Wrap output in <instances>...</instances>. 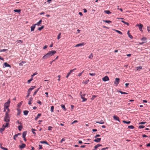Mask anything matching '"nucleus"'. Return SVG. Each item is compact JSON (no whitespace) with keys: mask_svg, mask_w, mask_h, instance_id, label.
Returning a JSON list of instances; mask_svg holds the SVG:
<instances>
[{"mask_svg":"<svg viewBox=\"0 0 150 150\" xmlns=\"http://www.w3.org/2000/svg\"><path fill=\"white\" fill-rule=\"evenodd\" d=\"M56 53V51L52 50L49 51L46 54L43 56L42 58L44 59H46L47 58H50V57L53 55L54 54Z\"/></svg>","mask_w":150,"mask_h":150,"instance_id":"1","label":"nucleus"},{"mask_svg":"<svg viewBox=\"0 0 150 150\" xmlns=\"http://www.w3.org/2000/svg\"><path fill=\"white\" fill-rule=\"evenodd\" d=\"M8 112H6L4 118V120L6 122H9L10 121V117Z\"/></svg>","mask_w":150,"mask_h":150,"instance_id":"2","label":"nucleus"},{"mask_svg":"<svg viewBox=\"0 0 150 150\" xmlns=\"http://www.w3.org/2000/svg\"><path fill=\"white\" fill-rule=\"evenodd\" d=\"M11 101L10 99H9L7 101V102L5 103L4 104V106L9 107L10 105V103Z\"/></svg>","mask_w":150,"mask_h":150,"instance_id":"3","label":"nucleus"},{"mask_svg":"<svg viewBox=\"0 0 150 150\" xmlns=\"http://www.w3.org/2000/svg\"><path fill=\"white\" fill-rule=\"evenodd\" d=\"M120 79L118 78H116L115 79V81L114 82V84L116 85V86H117L118 83H119Z\"/></svg>","mask_w":150,"mask_h":150,"instance_id":"4","label":"nucleus"},{"mask_svg":"<svg viewBox=\"0 0 150 150\" xmlns=\"http://www.w3.org/2000/svg\"><path fill=\"white\" fill-rule=\"evenodd\" d=\"M136 26L139 27V29L141 31H142V28L143 27V25L141 23L139 24H137L136 25Z\"/></svg>","mask_w":150,"mask_h":150,"instance_id":"5","label":"nucleus"},{"mask_svg":"<svg viewBox=\"0 0 150 150\" xmlns=\"http://www.w3.org/2000/svg\"><path fill=\"white\" fill-rule=\"evenodd\" d=\"M85 94H83L81 95V99L83 100L82 101V102H84V101H86L87 100V99L86 98H85L84 97H85Z\"/></svg>","mask_w":150,"mask_h":150,"instance_id":"6","label":"nucleus"},{"mask_svg":"<svg viewBox=\"0 0 150 150\" xmlns=\"http://www.w3.org/2000/svg\"><path fill=\"white\" fill-rule=\"evenodd\" d=\"M113 119H114V120H115L118 121L119 122H120V121L119 120V117L118 116H116V115H114L113 116Z\"/></svg>","mask_w":150,"mask_h":150,"instance_id":"7","label":"nucleus"},{"mask_svg":"<svg viewBox=\"0 0 150 150\" xmlns=\"http://www.w3.org/2000/svg\"><path fill=\"white\" fill-rule=\"evenodd\" d=\"M102 80L104 81H108L109 78L107 76H105L102 79Z\"/></svg>","mask_w":150,"mask_h":150,"instance_id":"8","label":"nucleus"},{"mask_svg":"<svg viewBox=\"0 0 150 150\" xmlns=\"http://www.w3.org/2000/svg\"><path fill=\"white\" fill-rule=\"evenodd\" d=\"M85 43L84 42H83L82 43H80L78 44H77L75 46V47H79V46H83L85 45Z\"/></svg>","mask_w":150,"mask_h":150,"instance_id":"9","label":"nucleus"},{"mask_svg":"<svg viewBox=\"0 0 150 150\" xmlns=\"http://www.w3.org/2000/svg\"><path fill=\"white\" fill-rule=\"evenodd\" d=\"M32 88H30L28 89V93H30V92L33 90L35 87V86H32Z\"/></svg>","mask_w":150,"mask_h":150,"instance_id":"10","label":"nucleus"},{"mask_svg":"<svg viewBox=\"0 0 150 150\" xmlns=\"http://www.w3.org/2000/svg\"><path fill=\"white\" fill-rule=\"evenodd\" d=\"M102 146V145H101L100 144H98L94 146V149H93V150H96L99 147H100V146Z\"/></svg>","mask_w":150,"mask_h":150,"instance_id":"11","label":"nucleus"},{"mask_svg":"<svg viewBox=\"0 0 150 150\" xmlns=\"http://www.w3.org/2000/svg\"><path fill=\"white\" fill-rule=\"evenodd\" d=\"M141 40L143 41V42H144V43L147 42V39L145 37H143L142 38H141Z\"/></svg>","mask_w":150,"mask_h":150,"instance_id":"12","label":"nucleus"},{"mask_svg":"<svg viewBox=\"0 0 150 150\" xmlns=\"http://www.w3.org/2000/svg\"><path fill=\"white\" fill-rule=\"evenodd\" d=\"M11 67V66L6 62H5L4 64V67Z\"/></svg>","mask_w":150,"mask_h":150,"instance_id":"13","label":"nucleus"},{"mask_svg":"<svg viewBox=\"0 0 150 150\" xmlns=\"http://www.w3.org/2000/svg\"><path fill=\"white\" fill-rule=\"evenodd\" d=\"M101 138H97L93 140V141L95 142H99L100 141Z\"/></svg>","mask_w":150,"mask_h":150,"instance_id":"14","label":"nucleus"},{"mask_svg":"<svg viewBox=\"0 0 150 150\" xmlns=\"http://www.w3.org/2000/svg\"><path fill=\"white\" fill-rule=\"evenodd\" d=\"M35 25H33L31 27V31H34V29L35 28Z\"/></svg>","mask_w":150,"mask_h":150,"instance_id":"15","label":"nucleus"},{"mask_svg":"<svg viewBox=\"0 0 150 150\" xmlns=\"http://www.w3.org/2000/svg\"><path fill=\"white\" fill-rule=\"evenodd\" d=\"M41 115V113H38L37 117H36L35 118V120H37L40 117Z\"/></svg>","mask_w":150,"mask_h":150,"instance_id":"16","label":"nucleus"},{"mask_svg":"<svg viewBox=\"0 0 150 150\" xmlns=\"http://www.w3.org/2000/svg\"><path fill=\"white\" fill-rule=\"evenodd\" d=\"M26 145L25 144H22L19 147L21 149H23L25 147Z\"/></svg>","mask_w":150,"mask_h":150,"instance_id":"17","label":"nucleus"},{"mask_svg":"<svg viewBox=\"0 0 150 150\" xmlns=\"http://www.w3.org/2000/svg\"><path fill=\"white\" fill-rule=\"evenodd\" d=\"M42 22V20H40L38 22H37L36 24H35V25H37L38 26H39L40 25Z\"/></svg>","mask_w":150,"mask_h":150,"instance_id":"18","label":"nucleus"},{"mask_svg":"<svg viewBox=\"0 0 150 150\" xmlns=\"http://www.w3.org/2000/svg\"><path fill=\"white\" fill-rule=\"evenodd\" d=\"M33 98L31 97L30 98H29V101L28 103V104H29L30 105L31 104V102L33 100Z\"/></svg>","mask_w":150,"mask_h":150,"instance_id":"19","label":"nucleus"},{"mask_svg":"<svg viewBox=\"0 0 150 150\" xmlns=\"http://www.w3.org/2000/svg\"><path fill=\"white\" fill-rule=\"evenodd\" d=\"M127 34L128 35V36L131 39H133V37L129 33V31H128Z\"/></svg>","mask_w":150,"mask_h":150,"instance_id":"20","label":"nucleus"},{"mask_svg":"<svg viewBox=\"0 0 150 150\" xmlns=\"http://www.w3.org/2000/svg\"><path fill=\"white\" fill-rule=\"evenodd\" d=\"M96 122L97 123H99V124H103L104 123V121L102 120H101L99 122Z\"/></svg>","mask_w":150,"mask_h":150,"instance_id":"21","label":"nucleus"},{"mask_svg":"<svg viewBox=\"0 0 150 150\" xmlns=\"http://www.w3.org/2000/svg\"><path fill=\"white\" fill-rule=\"evenodd\" d=\"M104 12L108 14H110L111 13V12L108 10L105 11Z\"/></svg>","mask_w":150,"mask_h":150,"instance_id":"22","label":"nucleus"},{"mask_svg":"<svg viewBox=\"0 0 150 150\" xmlns=\"http://www.w3.org/2000/svg\"><path fill=\"white\" fill-rule=\"evenodd\" d=\"M103 21L106 23H108V24H110L111 23V21H108V20H103Z\"/></svg>","mask_w":150,"mask_h":150,"instance_id":"23","label":"nucleus"},{"mask_svg":"<svg viewBox=\"0 0 150 150\" xmlns=\"http://www.w3.org/2000/svg\"><path fill=\"white\" fill-rule=\"evenodd\" d=\"M17 110L18 111V113H17V115H19L21 113V110L20 109H17Z\"/></svg>","mask_w":150,"mask_h":150,"instance_id":"24","label":"nucleus"},{"mask_svg":"<svg viewBox=\"0 0 150 150\" xmlns=\"http://www.w3.org/2000/svg\"><path fill=\"white\" fill-rule=\"evenodd\" d=\"M8 123L9 122H6V123L4 124L3 125V127H4L5 128L8 127L9 123Z\"/></svg>","mask_w":150,"mask_h":150,"instance_id":"25","label":"nucleus"},{"mask_svg":"<svg viewBox=\"0 0 150 150\" xmlns=\"http://www.w3.org/2000/svg\"><path fill=\"white\" fill-rule=\"evenodd\" d=\"M26 132H23V138H25V136L26 134Z\"/></svg>","mask_w":150,"mask_h":150,"instance_id":"26","label":"nucleus"},{"mask_svg":"<svg viewBox=\"0 0 150 150\" xmlns=\"http://www.w3.org/2000/svg\"><path fill=\"white\" fill-rule=\"evenodd\" d=\"M32 132L35 135L36 134V133L35 132V131H36V130L35 129L32 128L31 129Z\"/></svg>","mask_w":150,"mask_h":150,"instance_id":"27","label":"nucleus"},{"mask_svg":"<svg viewBox=\"0 0 150 150\" xmlns=\"http://www.w3.org/2000/svg\"><path fill=\"white\" fill-rule=\"evenodd\" d=\"M28 112L29 111L28 110H25L23 111L24 115H26L28 114Z\"/></svg>","mask_w":150,"mask_h":150,"instance_id":"28","label":"nucleus"},{"mask_svg":"<svg viewBox=\"0 0 150 150\" xmlns=\"http://www.w3.org/2000/svg\"><path fill=\"white\" fill-rule=\"evenodd\" d=\"M40 89V88H39L37 89V90H36L35 92H34L33 96H34L35 95H36V94L37 93V92L39 90V89Z\"/></svg>","mask_w":150,"mask_h":150,"instance_id":"29","label":"nucleus"},{"mask_svg":"<svg viewBox=\"0 0 150 150\" xmlns=\"http://www.w3.org/2000/svg\"><path fill=\"white\" fill-rule=\"evenodd\" d=\"M40 143L41 144H45L47 145H48V144L46 141H40Z\"/></svg>","mask_w":150,"mask_h":150,"instance_id":"30","label":"nucleus"},{"mask_svg":"<svg viewBox=\"0 0 150 150\" xmlns=\"http://www.w3.org/2000/svg\"><path fill=\"white\" fill-rule=\"evenodd\" d=\"M61 106L64 110L65 111L66 110V109L65 108V106L64 105H61Z\"/></svg>","mask_w":150,"mask_h":150,"instance_id":"31","label":"nucleus"},{"mask_svg":"<svg viewBox=\"0 0 150 150\" xmlns=\"http://www.w3.org/2000/svg\"><path fill=\"white\" fill-rule=\"evenodd\" d=\"M13 11L16 12H18L19 13H20V12L21 11V10L20 9L18 10V9H14Z\"/></svg>","mask_w":150,"mask_h":150,"instance_id":"32","label":"nucleus"},{"mask_svg":"<svg viewBox=\"0 0 150 150\" xmlns=\"http://www.w3.org/2000/svg\"><path fill=\"white\" fill-rule=\"evenodd\" d=\"M5 129V128L3 127L2 128H1L0 129L1 132L2 133V132L4 131Z\"/></svg>","mask_w":150,"mask_h":150,"instance_id":"33","label":"nucleus"},{"mask_svg":"<svg viewBox=\"0 0 150 150\" xmlns=\"http://www.w3.org/2000/svg\"><path fill=\"white\" fill-rule=\"evenodd\" d=\"M119 92H120V93L122 94H128V93H126L125 92H123L122 91H119Z\"/></svg>","mask_w":150,"mask_h":150,"instance_id":"34","label":"nucleus"},{"mask_svg":"<svg viewBox=\"0 0 150 150\" xmlns=\"http://www.w3.org/2000/svg\"><path fill=\"white\" fill-rule=\"evenodd\" d=\"M61 33H59V34L57 37V39L58 40H59L61 38Z\"/></svg>","mask_w":150,"mask_h":150,"instance_id":"35","label":"nucleus"},{"mask_svg":"<svg viewBox=\"0 0 150 150\" xmlns=\"http://www.w3.org/2000/svg\"><path fill=\"white\" fill-rule=\"evenodd\" d=\"M123 123L129 124V123H130L131 122L130 121L127 122L126 121L123 120Z\"/></svg>","mask_w":150,"mask_h":150,"instance_id":"36","label":"nucleus"},{"mask_svg":"<svg viewBox=\"0 0 150 150\" xmlns=\"http://www.w3.org/2000/svg\"><path fill=\"white\" fill-rule=\"evenodd\" d=\"M128 128L129 129H133L134 128V127L132 125H130L128 126Z\"/></svg>","mask_w":150,"mask_h":150,"instance_id":"37","label":"nucleus"},{"mask_svg":"<svg viewBox=\"0 0 150 150\" xmlns=\"http://www.w3.org/2000/svg\"><path fill=\"white\" fill-rule=\"evenodd\" d=\"M137 69V70L138 71L139 69H142V67L141 66L138 67H136Z\"/></svg>","mask_w":150,"mask_h":150,"instance_id":"38","label":"nucleus"},{"mask_svg":"<svg viewBox=\"0 0 150 150\" xmlns=\"http://www.w3.org/2000/svg\"><path fill=\"white\" fill-rule=\"evenodd\" d=\"M54 107L53 106H52L51 107V111L52 112H53L54 111Z\"/></svg>","mask_w":150,"mask_h":150,"instance_id":"39","label":"nucleus"},{"mask_svg":"<svg viewBox=\"0 0 150 150\" xmlns=\"http://www.w3.org/2000/svg\"><path fill=\"white\" fill-rule=\"evenodd\" d=\"M93 57V55L92 54H91L88 57V58L90 59H92Z\"/></svg>","mask_w":150,"mask_h":150,"instance_id":"40","label":"nucleus"},{"mask_svg":"<svg viewBox=\"0 0 150 150\" xmlns=\"http://www.w3.org/2000/svg\"><path fill=\"white\" fill-rule=\"evenodd\" d=\"M44 26L42 25V26L41 27L39 28H38V30H42L43 28H44Z\"/></svg>","mask_w":150,"mask_h":150,"instance_id":"41","label":"nucleus"},{"mask_svg":"<svg viewBox=\"0 0 150 150\" xmlns=\"http://www.w3.org/2000/svg\"><path fill=\"white\" fill-rule=\"evenodd\" d=\"M89 74L91 76H95L96 75V74L95 73H89Z\"/></svg>","mask_w":150,"mask_h":150,"instance_id":"42","label":"nucleus"},{"mask_svg":"<svg viewBox=\"0 0 150 150\" xmlns=\"http://www.w3.org/2000/svg\"><path fill=\"white\" fill-rule=\"evenodd\" d=\"M1 146H0V147L1 149H4V150H7V149L6 148H5V147H4L2 146H1Z\"/></svg>","mask_w":150,"mask_h":150,"instance_id":"43","label":"nucleus"},{"mask_svg":"<svg viewBox=\"0 0 150 150\" xmlns=\"http://www.w3.org/2000/svg\"><path fill=\"white\" fill-rule=\"evenodd\" d=\"M76 70V68H74L72 70H71L69 72L71 74L73 71Z\"/></svg>","mask_w":150,"mask_h":150,"instance_id":"44","label":"nucleus"},{"mask_svg":"<svg viewBox=\"0 0 150 150\" xmlns=\"http://www.w3.org/2000/svg\"><path fill=\"white\" fill-rule=\"evenodd\" d=\"M123 23L127 25H129V24L127 23V22H126L125 21H121Z\"/></svg>","mask_w":150,"mask_h":150,"instance_id":"45","label":"nucleus"},{"mask_svg":"<svg viewBox=\"0 0 150 150\" xmlns=\"http://www.w3.org/2000/svg\"><path fill=\"white\" fill-rule=\"evenodd\" d=\"M119 34H120L121 35H122V33L120 31L118 30H115Z\"/></svg>","mask_w":150,"mask_h":150,"instance_id":"46","label":"nucleus"},{"mask_svg":"<svg viewBox=\"0 0 150 150\" xmlns=\"http://www.w3.org/2000/svg\"><path fill=\"white\" fill-rule=\"evenodd\" d=\"M6 50H7V49H2V50H0V52H4L6 51Z\"/></svg>","mask_w":150,"mask_h":150,"instance_id":"47","label":"nucleus"},{"mask_svg":"<svg viewBox=\"0 0 150 150\" xmlns=\"http://www.w3.org/2000/svg\"><path fill=\"white\" fill-rule=\"evenodd\" d=\"M97 96H96L93 95L91 98L92 100H93Z\"/></svg>","mask_w":150,"mask_h":150,"instance_id":"48","label":"nucleus"},{"mask_svg":"<svg viewBox=\"0 0 150 150\" xmlns=\"http://www.w3.org/2000/svg\"><path fill=\"white\" fill-rule=\"evenodd\" d=\"M52 127L51 126H49L48 127V130H52Z\"/></svg>","mask_w":150,"mask_h":150,"instance_id":"49","label":"nucleus"},{"mask_svg":"<svg viewBox=\"0 0 150 150\" xmlns=\"http://www.w3.org/2000/svg\"><path fill=\"white\" fill-rule=\"evenodd\" d=\"M38 74L36 72H35L34 73L33 75H31V77H33V76H34L35 75H36Z\"/></svg>","mask_w":150,"mask_h":150,"instance_id":"50","label":"nucleus"},{"mask_svg":"<svg viewBox=\"0 0 150 150\" xmlns=\"http://www.w3.org/2000/svg\"><path fill=\"white\" fill-rule=\"evenodd\" d=\"M17 137H18L17 135H16V134H15L14 135V136L13 139H14V140H16V138Z\"/></svg>","mask_w":150,"mask_h":150,"instance_id":"51","label":"nucleus"},{"mask_svg":"<svg viewBox=\"0 0 150 150\" xmlns=\"http://www.w3.org/2000/svg\"><path fill=\"white\" fill-rule=\"evenodd\" d=\"M145 127V126L142 125L139 126V128L140 129L143 128Z\"/></svg>","mask_w":150,"mask_h":150,"instance_id":"52","label":"nucleus"},{"mask_svg":"<svg viewBox=\"0 0 150 150\" xmlns=\"http://www.w3.org/2000/svg\"><path fill=\"white\" fill-rule=\"evenodd\" d=\"M42 145H39V149H41L42 148Z\"/></svg>","mask_w":150,"mask_h":150,"instance_id":"53","label":"nucleus"},{"mask_svg":"<svg viewBox=\"0 0 150 150\" xmlns=\"http://www.w3.org/2000/svg\"><path fill=\"white\" fill-rule=\"evenodd\" d=\"M71 74L69 72L67 74L66 77L67 78H68V77L69 76V75Z\"/></svg>","mask_w":150,"mask_h":150,"instance_id":"54","label":"nucleus"},{"mask_svg":"<svg viewBox=\"0 0 150 150\" xmlns=\"http://www.w3.org/2000/svg\"><path fill=\"white\" fill-rule=\"evenodd\" d=\"M22 126H20L18 127V130L20 131L21 130L22 128Z\"/></svg>","mask_w":150,"mask_h":150,"instance_id":"55","label":"nucleus"},{"mask_svg":"<svg viewBox=\"0 0 150 150\" xmlns=\"http://www.w3.org/2000/svg\"><path fill=\"white\" fill-rule=\"evenodd\" d=\"M146 123V122H140L139 123V124L144 125V124H145Z\"/></svg>","mask_w":150,"mask_h":150,"instance_id":"56","label":"nucleus"},{"mask_svg":"<svg viewBox=\"0 0 150 150\" xmlns=\"http://www.w3.org/2000/svg\"><path fill=\"white\" fill-rule=\"evenodd\" d=\"M38 103H39L40 105H41L42 104V103L41 101H40L39 100H38L37 102Z\"/></svg>","mask_w":150,"mask_h":150,"instance_id":"57","label":"nucleus"},{"mask_svg":"<svg viewBox=\"0 0 150 150\" xmlns=\"http://www.w3.org/2000/svg\"><path fill=\"white\" fill-rule=\"evenodd\" d=\"M108 149V147H106L105 148H102L101 150H106V149Z\"/></svg>","mask_w":150,"mask_h":150,"instance_id":"58","label":"nucleus"},{"mask_svg":"<svg viewBox=\"0 0 150 150\" xmlns=\"http://www.w3.org/2000/svg\"><path fill=\"white\" fill-rule=\"evenodd\" d=\"M147 30L149 32H150V26L148 27Z\"/></svg>","mask_w":150,"mask_h":150,"instance_id":"59","label":"nucleus"},{"mask_svg":"<svg viewBox=\"0 0 150 150\" xmlns=\"http://www.w3.org/2000/svg\"><path fill=\"white\" fill-rule=\"evenodd\" d=\"M129 83H126L125 85L126 87H127L129 85Z\"/></svg>","mask_w":150,"mask_h":150,"instance_id":"60","label":"nucleus"},{"mask_svg":"<svg viewBox=\"0 0 150 150\" xmlns=\"http://www.w3.org/2000/svg\"><path fill=\"white\" fill-rule=\"evenodd\" d=\"M82 74V72H81L79 74L78 76H81Z\"/></svg>","mask_w":150,"mask_h":150,"instance_id":"61","label":"nucleus"},{"mask_svg":"<svg viewBox=\"0 0 150 150\" xmlns=\"http://www.w3.org/2000/svg\"><path fill=\"white\" fill-rule=\"evenodd\" d=\"M100 136V135L99 134H97L95 136V138H97L98 137H99Z\"/></svg>","mask_w":150,"mask_h":150,"instance_id":"62","label":"nucleus"},{"mask_svg":"<svg viewBox=\"0 0 150 150\" xmlns=\"http://www.w3.org/2000/svg\"><path fill=\"white\" fill-rule=\"evenodd\" d=\"M146 146L147 147L150 146V142L147 144Z\"/></svg>","mask_w":150,"mask_h":150,"instance_id":"63","label":"nucleus"},{"mask_svg":"<svg viewBox=\"0 0 150 150\" xmlns=\"http://www.w3.org/2000/svg\"><path fill=\"white\" fill-rule=\"evenodd\" d=\"M47 45H45V46H44V47H43V48L44 49H46V48H47Z\"/></svg>","mask_w":150,"mask_h":150,"instance_id":"64","label":"nucleus"}]
</instances>
